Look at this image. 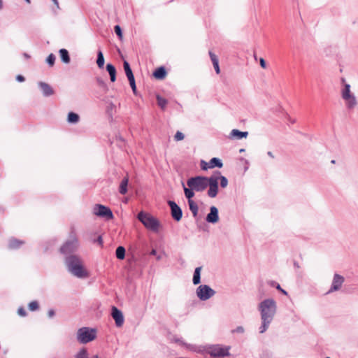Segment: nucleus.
I'll return each mask as SVG.
<instances>
[{
	"label": "nucleus",
	"instance_id": "nucleus-1",
	"mask_svg": "<svg viewBox=\"0 0 358 358\" xmlns=\"http://www.w3.org/2000/svg\"><path fill=\"white\" fill-rule=\"evenodd\" d=\"M262 324L259 328L261 334L264 333L272 322L276 311L275 301L272 299H265L259 303Z\"/></svg>",
	"mask_w": 358,
	"mask_h": 358
},
{
	"label": "nucleus",
	"instance_id": "nucleus-2",
	"mask_svg": "<svg viewBox=\"0 0 358 358\" xmlns=\"http://www.w3.org/2000/svg\"><path fill=\"white\" fill-rule=\"evenodd\" d=\"M66 265L69 270L76 276L82 278L87 275V271L83 268L82 260L75 255L66 259Z\"/></svg>",
	"mask_w": 358,
	"mask_h": 358
},
{
	"label": "nucleus",
	"instance_id": "nucleus-3",
	"mask_svg": "<svg viewBox=\"0 0 358 358\" xmlns=\"http://www.w3.org/2000/svg\"><path fill=\"white\" fill-rule=\"evenodd\" d=\"M208 178L205 176L192 177L187 180V185L196 192H203L207 188Z\"/></svg>",
	"mask_w": 358,
	"mask_h": 358
},
{
	"label": "nucleus",
	"instance_id": "nucleus-4",
	"mask_svg": "<svg viewBox=\"0 0 358 358\" xmlns=\"http://www.w3.org/2000/svg\"><path fill=\"white\" fill-rule=\"evenodd\" d=\"M138 219L143 224L146 228L153 231H158L159 223L157 219L150 215L144 212H140L138 214Z\"/></svg>",
	"mask_w": 358,
	"mask_h": 358
},
{
	"label": "nucleus",
	"instance_id": "nucleus-5",
	"mask_svg": "<svg viewBox=\"0 0 358 358\" xmlns=\"http://www.w3.org/2000/svg\"><path fill=\"white\" fill-rule=\"evenodd\" d=\"M341 96L346 101V106L349 109H352L357 104L355 96L351 93L350 84L345 83L341 90Z\"/></svg>",
	"mask_w": 358,
	"mask_h": 358
},
{
	"label": "nucleus",
	"instance_id": "nucleus-6",
	"mask_svg": "<svg viewBox=\"0 0 358 358\" xmlns=\"http://www.w3.org/2000/svg\"><path fill=\"white\" fill-rule=\"evenodd\" d=\"M229 347H223L221 345H213L208 348V353L213 358H222L230 355Z\"/></svg>",
	"mask_w": 358,
	"mask_h": 358
},
{
	"label": "nucleus",
	"instance_id": "nucleus-7",
	"mask_svg": "<svg viewBox=\"0 0 358 358\" xmlns=\"http://www.w3.org/2000/svg\"><path fill=\"white\" fill-rule=\"evenodd\" d=\"M93 213L99 217L105 219L106 220H110L113 219L112 210L108 207L101 204H95L94 206Z\"/></svg>",
	"mask_w": 358,
	"mask_h": 358
},
{
	"label": "nucleus",
	"instance_id": "nucleus-8",
	"mask_svg": "<svg viewBox=\"0 0 358 358\" xmlns=\"http://www.w3.org/2000/svg\"><path fill=\"white\" fill-rule=\"evenodd\" d=\"M215 292L208 285H201L196 289V295L201 301H206L214 296Z\"/></svg>",
	"mask_w": 358,
	"mask_h": 358
},
{
	"label": "nucleus",
	"instance_id": "nucleus-9",
	"mask_svg": "<svg viewBox=\"0 0 358 358\" xmlns=\"http://www.w3.org/2000/svg\"><path fill=\"white\" fill-rule=\"evenodd\" d=\"M209 187L207 192L208 196L210 198L216 197L219 190L217 177L213 176V175L209 177L207 183V187Z\"/></svg>",
	"mask_w": 358,
	"mask_h": 358
},
{
	"label": "nucleus",
	"instance_id": "nucleus-10",
	"mask_svg": "<svg viewBox=\"0 0 358 358\" xmlns=\"http://www.w3.org/2000/svg\"><path fill=\"white\" fill-rule=\"evenodd\" d=\"M78 247V240L75 237L69 239L60 248L61 252L69 254L74 252Z\"/></svg>",
	"mask_w": 358,
	"mask_h": 358
},
{
	"label": "nucleus",
	"instance_id": "nucleus-11",
	"mask_svg": "<svg viewBox=\"0 0 358 358\" xmlns=\"http://www.w3.org/2000/svg\"><path fill=\"white\" fill-rule=\"evenodd\" d=\"M168 205L171 208V214L173 220L178 222L182 217V211L180 207L173 201H169Z\"/></svg>",
	"mask_w": 358,
	"mask_h": 358
},
{
	"label": "nucleus",
	"instance_id": "nucleus-12",
	"mask_svg": "<svg viewBox=\"0 0 358 358\" xmlns=\"http://www.w3.org/2000/svg\"><path fill=\"white\" fill-rule=\"evenodd\" d=\"M222 166L223 164L222 161L217 157L212 158L208 163H206L203 160L201 162V167L203 170L213 169L215 167L222 168Z\"/></svg>",
	"mask_w": 358,
	"mask_h": 358
},
{
	"label": "nucleus",
	"instance_id": "nucleus-13",
	"mask_svg": "<svg viewBox=\"0 0 358 358\" xmlns=\"http://www.w3.org/2000/svg\"><path fill=\"white\" fill-rule=\"evenodd\" d=\"M111 315L115 320V324L117 327H120L124 324V316L121 310H120L115 306L112 307Z\"/></svg>",
	"mask_w": 358,
	"mask_h": 358
},
{
	"label": "nucleus",
	"instance_id": "nucleus-14",
	"mask_svg": "<svg viewBox=\"0 0 358 358\" xmlns=\"http://www.w3.org/2000/svg\"><path fill=\"white\" fill-rule=\"evenodd\" d=\"M77 339L80 343L90 342V329L87 327H82L78 330Z\"/></svg>",
	"mask_w": 358,
	"mask_h": 358
},
{
	"label": "nucleus",
	"instance_id": "nucleus-15",
	"mask_svg": "<svg viewBox=\"0 0 358 358\" xmlns=\"http://www.w3.org/2000/svg\"><path fill=\"white\" fill-rule=\"evenodd\" d=\"M344 282V278L339 275L335 274L333 278L331 287L329 291V292H335L339 290L342 287V285Z\"/></svg>",
	"mask_w": 358,
	"mask_h": 358
},
{
	"label": "nucleus",
	"instance_id": "nucleus-16",
	"mask_svg": "<svg viewBox=\"0 0 358 358\" xmlns=\"http://www.w3.org/2000/svg\"><path fill=\"white\" fill-rule=\"evenodd\" d=\"M206 222L208 223L215 224L219 220L218 210L215 206L210 208V213L207 215L206 218Z\"/></svg>",
	"mask_w": 358,
	"mask_h": 358
},
{
	"label": "nucleus",
	"instance_id": "nucleus-17",
	"mask_svg": "<svg viewBox=\"0 0 358 358\" xmlns=\"http://www.w3.org/2000/svg\"><path fill=\"white\" fill-rule=\"evenodd\" d=\"M38 86L40 87L44 96H49L54 94L53 89L48 83L44 82H39Z\"/></svg>",
	"mask_w": 358,
	"mask_h": 358
},
{
	"label": "nucleus",
	"instance_id": "nucleus-18",
	"mask_svg": "<svg viewBox=\"0 0 358 358\" xmlns=\"http://www.w3.org/2000/svg\"><path fill=\"white\" fill-rule=\"evenodd\" d=\"M23 244H24V241L17 239L15 238H11L8 241V248L11 250L18 249Z\"/></svg>",
	"mask_w": 358,
	"mask_h": 358
},
{
	"label": "nucleus",
	"instance_id": "nucleus-19",
	"mask_svg": "<svg viewBox=\"0 0 358 358\" xmlns=\"http://www.w3.org/2000/svg\"><path fill=\"white\" fill-rule=\"evenodd\" d=\"M128 183H129V176H128V175H127L122 180L120 187H119V192L121 194L124 195L127 194Z\"/></svg>",
	"mask_w": 358,
	"mask_h": 358
},
{
	"label": "nucleus",
	"instance_id": "nucleus-20",
	"mask_svg": "<svg viewBox=\"0 0 358 358\" xmlns=\"http://www.w3.org/2000/svg\"><path fill=\"white\" fill-rule=\"evenodd\" d=\"M208 54L210 57V60L213 63V65L214 66L216 73L219 74L220 73V66H219V60H218L217 57L212 51H209Z\"/></svg>",
	"mask_w": 358,
	"mask_h": 358
},
{
	"label": "nucleus",
	"instance_id": "nucleus-21",
	"mask_svg": "<svg viewBox=\"0 0 358 358\" xmlns=\"http://www.w3.org/2000/svg\"><path fill=\"white\" fill-rule=\"evenodd\" d=\"M213 176L217 177V182L220 181V186L222 188H225L228 185V180L225 176L221 175L220 171H215L213 174Z\"/></svg>",
	"mask_w": 358,
	"mask_h": 358
},
{
	"label": "nucleus",
	"instance_id": "nucleus-22",
	"mask_svg": "<svg viewBox=\"0 0 358 358\" xmlns=\"http://www.w3.org/2000/svg\"><path fill=\"white\" fill-rule=\"evenodd\" d=\"M123 66H124V69L126 76H127V78L129 80V82L131 81V80H135L134 76L133 74V72H132V70H131V69L130 67V65H129V64L127 61L124 62Z\"/></svg>",
	"mask_w": 358,
	"mask_h": 358
},
{
	"label": "nucleus",
	"instance_id": "nucleus-23",
	"mask_svg": "<svg viewBox=\"0 0 358 358\" xmlns=\"http://www.w3.org/2000/svg\"><path fill=\"white\" fill-rule=\"evenodd\" d=\"M166 71L164 66H160L157 68L155 72L153 73V76L157 79H164L166 77Z\"/></svg>",
	"mask_w": 358,
	"mask_h": 358
},
{
	"label": "nucleus",
	"instance_id": "nucleus-24",
	"mask_svg": "<svg viewBox=\"0 0 358 358\" xmlns=\"http://www.w3.org/2000/svg\"><path fill=\"white\" fill-rule=\"evenodd\" d=\"M106 70L110 75L111 82H115L116 80V69L115 66L111 64L106 65Z\"/></svg>",
	"mask_w": 358,
	"mask_h": 358
},
{
	"label": "nucleus",
	"instance_id": "nucleus-25",
	"mask_svg": "<svg viewBox=\"0 0 358 358\" xmlns=\"http://www.w3.org/2000/svg\"><path fill=\"white\" fill-rule=\"evenodd\" d=\"M182 185L183 187L185 196L187 199L188 201H193L192 198L194 196V189L190 187H186L183 182H182Z\"/></svg>",
	"mask_w": 358,
	"mask_h": 358
},
{
	"label": "nucleus",
	"instance_id": "nucleus-26",
	"mask_svg": "<svg viewBox=\"0 0 358 358\" xmlns=\"http://www.w3.org/2000/svg\"><path fill=\"white\" fill-rule=\"evenodd\" d=\"M188 205L190 211L192 213L194 217H196L198 215L199 206L197 203L194 201H188Z\"/></svg>",
	"mask_w": 358,
	"mask_h": 358
},
{
	"label": "nucleus",
	"instance_id": "nucleus-27",
	"mask_svg": "<svg viewBox=\"0 0 358 358\" xmlns=\"http://www.w3.org/2000/svg\"><path fill=\"white\" fill-rule=\"evenodd\" d=\"M201 266L196 267L195 268L194 272L193 279H192L194 285H198L200 283V282H201Z\"/></svg>",
	"mask_w": 358,
	"mask_h": 358
},
{
	"label": "nucleus",
	"instance_id": "nucleus-28",
	"mask_svg": "<svg viewBox=\"0 0 358 358\" xmlns=\"http://www.w3.org/2000/svg\"><path fill=\"white\" fill-rule=\"evenodd\" d=\"M231 137H237V138L241 139L242 138H246L248 135L247 131H240L238 129H233L230 134Z\"/></svg>",
	"mask_w": 358,
	"mask_h": 358
},
{
	"label": "nucleus",
	"instance_id": "nucleus-29",
	"mask_svg": "<svg viewBox=\"0 0 358 358\" xmlns=\"http://www.w3.org/2000/svg\"><path fill=\"white\" fill-rule=\"evenodd\" d=\"M79 120H80V117L77 113H75L73 112H70L68 114L67 121L69 123L76 124V123L78 122Z\"/></svg>",
	"mask_w": 358,
	"mask_h": 358
},
{
	"label": "nucleus",
	"instance_id": "nucleus-30",
	"mask_svg": "<svg viewBox=\"0 0 358 358\" xmlns=\"http://www.w3.org/2000/svg\"><path fill=\"white\" fill-rule=\"evenodd\" d=\"M59 55L63 62L68 64L70 62V57L69 52L66 49H61L59 50Z\"/></svg>",
	"mask_w": 358,
	"mask_h": 358
},
{
	"label": "nucleus",
	"instance_id": "nucleus-31",
	"mask_svg": "<svg viewBox=\"0 0 358 358\" xmlns=\"http://www.w3.org/2000/svg\"><path fill=\"white\" fill-rule=\"evenodd\" d=\"M96 64L100 69H103L104 66V57L101 50L98 51Z\"/></svg>",
	"mask_w": 358,
	"mask_h": 358
},
{
	"label": "nucleus",
	"instance_id": "nucleus-32",
	"mask_svg": "<svg viewBox=\"0 0 358 358\" xmlns=\"http://www.w3.org/2000/svg\"><path fill=\"white\" fill-rule=\"evenodd\" d=\"M115 255L118 259H124L125 257V248L123 246H118L115 251Z\"/></svg>",
	"mask_w": 358,
	"mask_h": 358
},
{
	"label": "nucleus",
	"instance_id": "nucleus-33",
	"mask_svg": "<svg viewBox=\"0 0 358 358\" xmlns=\"http://www.w3.org/2000/svg\"><path fill=\"white\" fill-rule=\"evenodd\" d=\"M156 98H157V101L158 106L162 110H164L166 108L167 103H168L167 100L166 99L162 97L159 94L157 95Z\"/></svg>",
	"mask_w": 358,
	"mask_h": 358
},
{
	"label": "nucleus",
	"instance_id": "nucleus-34",
	"mask_svg": "<svg viewBox=\"0 0 358 358\" xmlns=\"http://www.w3.org/2000/svg\"><path fill=\"white\" fill-rule=\"evenodd\" d=\"M76 358H88V353L86 348H83L77 354Z\"/></svg>",
	"mask_w": 358,
	"mask_h": 358
},
{
	"label": "nucleus",
	"instance_id": "nucleus-35",
	"mask_svg": "<svg viewBox=\"0 0 358 358\" xmlns=\"http://www.w3.org/2000/svg\"><path fill=\"white\" fill-rule=\"evenodd\" d=\"M269 284H270L271 286H273V287H275V288H276L278 290H279L280 292H282L283 294H285V295H287V292L285 289H282V288H281V287H280V285L278 283H277L276 282H275V281H271V282H269Z\"/></svg>",
	"mask_w": 358,
	"mask_h": 358
},
{
	"label": "nucleus",
	"instance_id": "nucleus-36",
	"mask_svg": "<svg viewBox=\"0 0 358 358\" xmlns=\"http://www.w3.org/2000/svg\"><path fill=\"white\" fill-rule=\"evenodd\" d=\"M55 56L53 54H50L48 57L46 59L47 63L50 66H52L55 64Z\"/></svg>",
	"mask_w": 358,
	"mask_h": 358
},
{
	"label": "nucleus",
	"instance_id": "nucleus-37",
	"mask_svg": "<svg viewBox=\"0 0 358 358\" xmlns=\"http://www.w3.org/2000/svg\"><path fill=\"white\" fill-rule=\"evenodd\" d=\"M29 308L31 311L36 310L38 308V303L37 301H34L29 303Z\"/></svg>",
	"mask_w": 358,
	"mask_h": 358
},
{
	"label": "nucleus",
	"instance_id": "nucleus-38",
	"mask_svg": "<svg viewBox=\"0 0 358 358\" xmlns=\"http://www.w3.org/2000/svg\"><path fill=\"white\" fill-rule=\"evenodd\" d=\"M115 106L112 103H109V105L107 106L106 111L110 117H112V116H113V111L115 110Z\"/></svg>",
	"mask_w": 358,
	"mask_h": 358
},
{
	"label": "nucleus",
	"instance_id": "nucleus-39",
	"mask_svg": "<svg viewBox=\"0 0 358 358\" xmlns=\"http://www.w3.org/2000/svg\"><path fill=\"white\" fill-rule=\"evenodd\" d=\"M114 31L115 34L117 35L120 39L122 38V31L121 27L119 25H115L114 27Z\"/></svg>",
	"mask_w": 358,
	"mask_h": 358
},
{
	"label": "nucleus",
	"instance_id": "nucleus-40",
	"mask_svg": "<svg viewBox=\"0 0 358 358\" xmlns=\"http://www.w3.org/2000/svg\"><path fill=\"white\" fill-rule=\"evenodd\" d=\"M184 138H185L184 134L179 131H178L174 136V140L176 141H182L184 139Z\"/></svg>",
	"mask_w": 358,
	"mask_h": 358
},
{
	"label": "nucleus",
	"instance_id": "nucleus-41",
	"mask_svg": "<svg viewBox=\"0 0 358 358\" xmlns=\"http://www.w3.org/2000/svg\"><path fill=\"white\" fill-rule=\"evenodd\" d=\"M96 81L98 85L103 89L104 92H106L107 90V85L106 83L101 78H97Z\"/></svg>",
	"mask_w": 358,
	"mask_h": 358
},
{
	"label": "nucleus",
	"instance_id": "nucleus-42",
	"mask_svg": "<svg viewBox=\"0 0 358 358\" xmlns=\"http://www.w3.org/2000/svg\"><path fill=\"white\" fill-rule=\"evenodd\" d=\"M130 86L134 94H136V86L135 80L129 81Z\"/></svg>",
	"mask_w": 358,
	"mask_h": 358
},
{
	"label": "nucleus",
	"instance_id": "nucleus-43",
	"mask_svg": "<svg viewBox=\"0 0 358 358\" xmlns=\"http://www.w3.org/2000/svg\"><path fill=\"white\" fill-rule=\"evenodd\" d=\"M233 333H239V334H242L244 332V329L243 327L241 326H239L238 327H236L235 329H234L232 331Z\"/></svg>",
	"mask_w": 358,
	"mask_h": 358
},
{
	"label": "nucleus",
	"instance_id": "nucleus-44",
	"mask_svg": "<svg viewBox=\"0 0 358 358\" xmlns=\"http://www.w3.org/2000/svg\"><path fill=\"white\" fill-rule=\"evenodd\" d=\"M17 313L22 317H24L27 315L26 310L23 308H20L17 310Z\"/></svg>",
	"mask_w": 358,
	"mask_h": 358
},
{
	"label": "nucleus",
	"instance_id": "nucleus-45",
	"mask_svg": "<svg viewBox=\"0 0 358 358\" xmlns=\"http://www.w3.org/2000/svg\"><path fill=\"white\" fill-rule=\"evenodd\" d=\"M96 338V330L91 328V341Z\"/></svg>",
	"mask_w": 358,
	"mask_h": 358
},
{
	"label": "nucleus",
	"instance_id": "nucleus-46",
	"mask_svg": "<svg viewBox=\"0 0 358 358\" xmlns=\"http://www.w3.org/2000/svg\"><path fill=\"white\" fill-rule=\"evenodd\" d=\"M94 243H97L100 246L103 244L102 237L99 236L96 239L94 240Z\"/></svg>",
	"mask_w": 358,
	"mask_h": 358
},
{
	"label": "nucleus",
	"instance_id": "nucleus-47",
	"mask_svg": "<svg viewBox=\"0 0 358 358\" xmlns=\"http://www.w3.org/2000/svg\"><path fill=\"white\" fill-rule=\"evenodd\" d=\"M259 64L262 68L266 69V63L264 59L260 58L259 59Z\"/></svg>",
	"mask_w": 358,
	"mask_h": 358
},
{
	"label": "nucleus",
	"instance_id": "nucleus-48",
	"mask_svg": "<svg viewBox=\"0 0 358 358\" xmlns=\"http://www.w3.org/2000/svg\"><path fill=\"white\" fill-rule=\"evenodd\" d=\"M16 79H17V81H19V82H23V81H24V76H22V75H18V76H17Z\"/></svg>",
	"mask_w": 358,
	"mask_h": 358
},
{
	"label": "nucleus",
	"instance_id": "nucleus-49",
	"mask_svg": "<svg viewBox=\"0 0 358 358\" xmlns=\"http://www.w3.org/2000/svg\"><path fill=\"white\" fill-rule=\"evenodd\" d=\"M54 314H55V313H54V311L52 310H50L48 311V315L50 317H52L54 315Z\"/></svg>",
	"mask_w": 358,
	"mask_h": 358
},
{
	"label": "nucleus",
	"instance_id": "nucleus-50",
	"mask_svg": "<svg viewBox=\"0 0 358 358\" xmlns=\"http://www.w3.org/2000/svg\"><path fill=\"white\" fill-rule=\"evenodd\" d=\"M267 154H268V155L269 157H271V158H273V157H274V156H273V153H272L271 151L268 152V153H267Z\"/></svg>",
	"mask_w": 358,
	"mask_h": 358
},
{
	"label": "nucleus",
	"instance_id": "nucleus-51",
	"mask_svg": "<svg viewBox=\"0 0 358 358\" xmlns=\"http://www.w3.org/2000/svg\"><path fill=\"white\" fill-rule=\"evenodd\" d=\"M156 250H152L150 252L151 255H156Z\"/></svg>",
	"mask_w": 358,
	"mask_h": 358
},
{
	"label": "nucleus",
	"instance_id": "nucleus-52",
	"mask_svg": "<svg viewBox=\"0 0 358 358\" xmlns=\"http://www.w3.org/2000/svg\"><path fill=\"white\" fill-rule=\"evenodd\" d=\"M341 83L343 84V85H345V79L344 78H341Z\"/></svg>",
	"mask_w": 358,
	"mask_h": 358
},
{
	"label": "nucleus",
	"instance_id": "nucleus-53",
	"mask_svg": "<svg viewBox=\"0 0 358 358\" xmlns=\"http://www.w3.org/2000/svg\"><path fill=\"white\" fill-rule=\"evenodd\" d=\"M52 1L54 2V3L58 7V1L57 0H52Z\"/></svg>",
	"mask_w": 358,
	"mask_h": 358
},
{
	"label": "nucleus",
	"instance_id": "nucleus-54",
	"mask_svg": "<svg viewBox=\"0 0 358 358\" xmlns=\"http://www.w3.org/2000/svg\"><path fill=\"white\" fill-rule=\"evenodd\" d=\"M2 6H3V5H2V1H1V0H0V9H1V8H2Z\"/></svg>",
	"mask_w": 358,
	"mask_h": 358
},
{
	"label": "nucleus",
	"instance_id": "nucleus-55",
	"mask_svg": "<svg viewBox=\"0 0 358 358\" xmlns=\"http://www.w3.org/2000/svg\"><path fill=\"white\" fill-rule=\"evenodd\" d=\"M28 3H30L31 0H25Z\"/></svg>",
	"mask_w": 358,
	"mask_h": 358
},
{
	"label": "nucleus",
	"instance_id": "nucleus-56",
	"mask_svg": "<svg viewBox=\"0 0 358 358\" xmlns=\"http://www.w3.org/2000/svg\"><path fill=\"white\" fill-rule=\"evenodd\" d=\"M24 56H25L26 57H27V58H28V57H29V56L27 54H26V53L24 54Z\"/></svg>",
	"mask_w": 358,
	"mask_h": 358
},
{
	"label": "nucleus",
	"instance_id": "nucleus-57",
	"mask_svg": "<svg viewBox=\"0 0 358 358\" xmlns=\"http://www.w3.org/2000/svg\"><path fill=\"white\" fill-rule=\"evenodd\" d=\"M92 358H99V357L97 355H95V356H94V357H92Z\"/></svg>",
	"mask_w": 358,
	"mask_h": 358
},
{
	"label": "nucleus",
	"instance_id": "nucleus-58",
	"mask_svg": "<svg viewBox=\"0 0 358 358\" xmlns=\"http://www.w3.org/2000/svg\"><path fill=\"white\" fill-rule=\"evenodd\" d=\"M244 152V149H241L240 152Z\"/></svg>",
	"mask_w": 358,
	"mask_h": 358
},
{
	"label": "nucleus",
	"instance_id": "nucleus-59",
	"mask_svg": "<svg viewBox=\"0 0 358 358\" xmlns=\"http://www.w3.org/2000/svg\"><path fill=\"white\" fill-rule=\"evenodd\" d=\"M331 163L335 164L336 163L335 160H331Z\"/></svg>",
	"mask_w": 358,
	"mask_h": 358
},
{
	"label": "nucleus",
	"instance_id": "nucleus-60",
	"mask_svg": "<svg viewBox=\"0 0 358 358\" xmlns=\"http://www.w3.org/2000/svg\"><path fill=\"white\" fill-rule=\"evenodd\" d=\"M327 358H330V357H327Z\"/></svg>",
	"mask_w": 358,
	"mask_h": 358
}]
</instances>
